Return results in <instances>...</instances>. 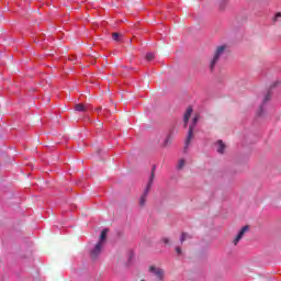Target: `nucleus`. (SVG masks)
Instances as JSON below:
<instances>
[{
	"instance_id": "nucleus-15",
	"label": "nucleus",
	"mask_w": 281,
	"mask_h": 281,
	"mask_svg": "<svg viewBox=\"0 0 281 281\" xmlns=\"http://www.w3.org/2000/svg\"><path fill=\"white\" fill-rule=\"evenodd\" d=\"M162 146L166 148L168 146H170V137H167L162 144Z\"/></svg>"
},
{
	"instance_id": "nucleus-16",
	"label": "nucleus",
	"mask_w": 281,
	"mask_h": 281,
	"mask_svg": "<svg viewBox=\"0 0 281 281\" xmlns=\"http://www.w3.org/2000/svg\"><path fill=\"white\" fill-rule=\"evenodd\" d=\"M112 38L113 41H120V33H113Z\"/></svg>"
},
{
	"instance_id": "nucleus-14",
	"label": "nucleus",
	"mask_w": 281,
	"mask_h": 281,
	"mask_svg": "<svg viewBox=\"0 0 281 281\" xmlns=\"http://www.w3.org/2000/svg\"><path fill=\"white\" fill-rule=\"evenodd\" d=\"M269 100H271V93H267L263 98V104H267V102H269Z\"/></svg>"
},
{
	"instance_id": "nucleus-19",
	"label": "nucleus",
	"mask_w": 281,
	"mask_h": 281,
	"mask_svg": "<svg viewBox=\"0 0 281 281\" xmlns=\"http://www.w3.org/2000/svg\"><path fill=\"white\" fill-rule=\"evenodd\" d=\"M162 241L165 243V245H168L170 243V239L164 238Z\"/></svg>"
},
{
	"instance_id": "nucleus-12",
	"label": "nucleus",
	"mask_w": 281,
	"mask_h": 281,
	"mask_svg": "<svg viewBox=\"0 0 281 281\" xmlns=\"http://www.w3.org/2000/svg\"><path fill=\"white\" fill-rule=\"evenodd\" d=\"M186 166V160L184 159H181V160H179V162H178V169L179 170H182V168Z\"/></svg>"
},
{
	"instance_id": "nucleus-8",
	"label": "nucleus",
	"mask_w": 281,
	"mask_h": 281,
	"mask_svg": "<svg viewBox=\"0 0 281 281\" xmlns=\"http://www.w3.org/2000/svg\"><path fill=\"white\" fill-rule=\"evenodd\" d=\"M75 111H78L79 113H85V112L89 111V105L78 103L75 105Z\"/></svg>"
},
{
	"instance_id": "nucleus-4",
	"label": "nucleus",
	"mask_w": 281,
	"mask_h": 281,
	"mask_svg": "<svg viewBox=\"0 0 281 281\" xmlns=\"http://www.w3.org/2000/svg\"><path fill=\"white\" fill-rule=\"evenodd\" d=\"M149 272L155 276L156 280L158 281H164V274H165V271L164 269L161 268H157L155 266H150L149 267Z\"/></svg>"
},
{
	"instance_id": "nucleus-10",
	"label": "nucleus",
	"mask_w": 281,
	"mask_h": 281,
	"mask_svg": "<svg viewBox=\"0 0 281 281\" xmlns=\"http://www.w3.org/2000/svg\"><path fill=\"white\" fill-rule=\"evenodd\" d=\"M109 234V228H105L101 232V235H100V240L99 243H104V240H106V235Z\"/></svg>"
},
{
	"instance_id": "nucleus-2",
	"label": "nucleus",
	"mask_w": 281,
	"mask_h": 281,
	"mask_svg": "<svg viewBox=\"0 0 281 281\" xmlns=\"http://www.w3.org/2000/svg\"><path fill=\"white\" fill-rule=\"evenodd\" d=\"M227 50V46L226 45H221L217 46L213 58L210 61V69L211 71H214V68L216 67V65L218 64V60H221V57L225 54V52Z\"/></svg>"
},
{
	"instance_id": "nucleus-13",
	"label": "nucleus",
	"mask_w": 281,
	"mask_h": 281,
	"mask_svg": "<svg viewBox=\"0 0 281 281\" xmlns=\"http://www.w3.org/2000/svg\"><path fill=\"white\" fill-rule=\"evenodd\" d=\"M155 59V55L153 53H147L146 54V60L150 61Z\"/></svg>"
},
{
	"instance_id": "nucleus-11",
	"label": "nucleus",
	"mask_w": 281,
	"mask_h": 281,
	"mask_svg": "<svg viewBox=\"0 0 281 281\" xmlns=\"http://www.w3.org/2000/svg\"><path fill=\"white\" fill-rule=\"evenodd\" d=\"M188 238H190V235H188L187 233H182L181 237H180V243H186V240H188Z\"/></svg>"
},
{
	"instance_id": "nucleus-6",
	"label": "nucleus",
	"mask_w": 281,
	"mask_h": 281,
	"mask_svg": "<svg viewBox=\"0 0 281 281\" xmlns=\"http://www.w3.org/2000/svg\"><path fill=\"white\" fill-rule=\"evenodd\" d=\"M247 232H249V226H244L239 233L237 234V236L235 237V239L233 240L234 245H238V243H240V240L243 239V237L245 236V234H247Z\"/></svg>"
},
{
	"instance_id": "nucleus-3",
	"label": "nucleus",
	"mask_w": 281,
	"mask_h": 281,
	"mask_svg": "<svg viewBox=\"0 0 281 281\" xmlns=\"http://www.w3.org/2000/svg\"><path fill=\"white\" fill-rule=\"evenodd\" d=\"M200 120V115L195 114L192 119V123L189 126V132L186 138V148H188V146H190V143L192 142V138L194 137V128L196 126V124L199 123Z\"/></svg>"
},
{
	"instance_id": "nucleus-5",
	"label": "nucleus",
	"mask_w": 281,
	"mask_h": 281,
	"mask_svg": "<svg viewBox=\"0 0 281 281\" xmlns=\"http://www.w3.org/2000/svg\"><path fill=\"white\" fill-rule=\"evenodd\" d=\"M104 247V243L99 241L94 248L91 250L90 256L92 260H95L100 254H102V248Z\"/></svg>"
},
{
	"instance_id": "nucleus-20",
	"label": "nucleus",
	"mask_w": 281,
	"mask_h": 281,
	"mask_svg": "<svg viewBox=\"0 0 281 281\" xmlns=\"http://www.w3.org/2000/svg\"><path fill=\"white\" fill-rule=\"evenodd\" d=\"M140 281H146V280H140Z\"/></svg>"
},
{
	"instance_id": "nucleus-1",
	"label": "nucleus",
	"mask_w": 281,
	"mask_h": 281,
	"mask_svg": "<svg viewBox=\"0 0 281 281\" xmlns=\"http://www.w3.org/2000/svg\"><path fill=\"white\" fill-rule=\"evenodd\" d=\"M155 170H156V167H153L151 176L148 180V183L145 188L144 193L140 195V199L138 202L140 207H146V199H148V192H150V188H153V182L155 181Z\"/></svg>"
},
{
	"instance_id": "nucleus-7",
	"label": "nucleus",
	"mask_w": 281,
	"mask_h": 281,
	"mask_svg": "<svg viewBox=\"0 0 281 281\" xmlns=\"http://www.w3.org/2000/svg\"><path fill=\"white\" fill-rule=\"evenodd\" d=\"M192 106H189L183 115L184 128H188V122H190V117L192 116Z\"/></svg>"
},
{
	"instance_id": "nucleus-17",
	"label": "nucleus",
	"mask_w": 281,
	"mask_h": 281,
	"mask_svg": "<svg viewBox=\"0 0 281 281\" xmlns=\"http://www.w3.org/2000/svg\"><path fill=\"white\" fill-rule=\"evenodd\" d=\"M279 19H281V12H278L274 18L273 21H278Z\"/></svg>"
},
{
	"instance_id": "nucleus-18",
	"label": "nucleus",
	"mask_w": 281,
	"mask_h": 281,
	"mask_svg": "<svg viewBox=\"0 0 281 281\" xmlns=\"http://www.w3.org/2000/svg\"><path fill=\"white\" fill-rule=\"evenodd\" d=\"M176 252L178 254V256H181L182 254L181 247H176Z\"/></svg>"
},
{
	"instance_id": "nucleus-9",
	"label": "nucleus",
	"mask_w": 281,
	"mask_h": 281,
	"mask_svg": "<svg viewBox=\"0 0 281 281\" xmlns=\"http://www.w3.org/2000/svg\"><path fill=\"white\" fill-rule=\"evenodd\" d=\"M217 153H220L221 155L225 153V144L223 143V140H217Z\"/></svg>"
}]
</instances>
